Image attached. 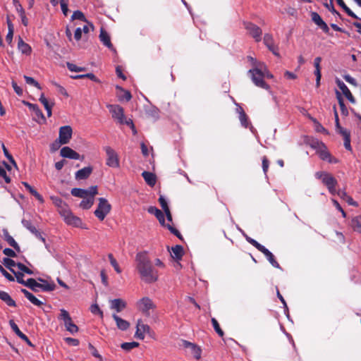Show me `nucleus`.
Returning a JSON list of instances; mask_svg holds the SVG:
<instances>
[{
	"label": "nucleus",
	"mask_w": 361,
	"mask_h": 361,
	"mask_svg": "<svg viewBox=\"0 0 361 361\" xmlns=\"http://www.w3.org/2000/svg\"><path fill=\"white\" fill-rule=\"evenodd\" d=\"M2 232L3 236L4 239L8 242V243L15 249L19 250V246L18 243L15 241L13 237L9 235L8 230L6 228H4L2 230Z\"/></svg>",
	"instance_id": "obj_28"
},
{
	"label": "nucleus",
	"mask_w": 361,
	"mask_h": 361,
	"mask_svg": "<svg viewBox=\"0 0 361 361\" xmlns=\"http://www.w3.org/2000/svg\"><path fill=\"white\" fill-rule=\"evenodd\" d=\"M264 43L274 55L279 56V53L276 51L277 49L274 45L272 35L269 34H265L264 37Z\"/></svg>",
	"instance_id": "obj_19"
},
{
	"label": "nucleus",
	"mask_w": 361,
	"mask_h": 361,
	"mask_svg": "<svg viewBox=\"0 0 361 361\" xmlns=\"http://www.w3.org/2000/svg\"><path fill=\"white\" fill-rule=\"evenodd\" d=\"M108 257L109 259V261H110V263L111 264V266L114 268L115 271L120 274L121 273V268L119 267L118 266V264L117 262V261L116 260V259L114 257V256L112 255V254H109L108 255Z\"/></svg>",
	"instance_id": "obj_51"
},
{
	"label": "nucleus",
	"mask_w": 361,
	"mask_h": 361,
	"mask_svg": "<svg viewBox=\"0 0 361 361\" xmlns=\"http://www.w3.org/2000/svg\"><path fill=\"white\" fill-rule=\"evenodd\" d=\"M23 225L29 230L32 233L36 235V236H39L42 240H44V238L39 235L36 228L31 224V222L28 220L23 219L22 220Z\"/></svg>",
	"instance_id": "obj_32"
},
{
	"label": "nucleus",
	"mask_w": 361,
	"mask_h": 361,
	"mask_svg": "<svg viewBox=\"0 0 361 361\" xmlns=\"http://www.w3.org/2000/svg\"><path fill=\"white\" fill-rule=\"evenodd\" d=\"M336 83L340 90L342 91L343 94L345 96L347 93H349L350 90L348 87L345 85L343 82L340 80L339 79L336 80Z\"/></svg>",
	"instance_id": "obj_57"
},
{
	"label": "nucleus",
	"mask_w": 361,
	"mask_h": 361,
	"mask_svg": "<svg viewBox=\"0 0 361 361\" xmlns=\"http://www.w3.org/2000/svg\"><path fill=\"white\" fill-rule=\"evenodd\" d=\"M246 29L249 31L250 34L256 39V41H260L262 30L258 26L252 23H247L246 25Z\"/></svg>",
	"instance_id": "obj_17"
},
{
	"label": "nucleus",
	"mask_w": 361,
	"mask_h": 361,
	"mask_svg": "<svg viewBox=\"0 0 361 361\" xmlns=\"http://www.w3.org/2000/svg\"><path fill=\"white\" fill-rule=\"evenodd\" d=\"M337 194L341 199L346 201L350 205L355 207L357 206V203L355 202L351 197L348 196L345 192L338 191Z\"/></svg>",
	"instance_id": "obj_38"
},
{
	"label": "nucleus",
	"mask_w": 361,
	"mask_h": 361,
	"mask_svg": "<svg viewBox=\"0 0 361 361\" xmlns=\"http://www.w3.org/2000/svg\"><path fill=\"white\" fill-rule=\"evenodd\" d=\"M112 317L114 319L116 326L118 329L121 331H126L129 329L130 324L127 320L122 319L115 313L112 314Z\"/></svg>",
	"instance_id": "obj_18"
},
{
	"label": "nucleus",
	"mask_w": 361,
	"mask_h": 361,
	"mask_svg": "<svg viewBox=\"0 0 361 361\" xmlns=\"http://www.w3.org/2000/svg\"><path fill=\"white\" fill-rule=\"evenodd\" d=\"M23 103L27 106H28V108L35 114L36 116L39 119H41L43 122L46 121L44 116L43 115L42 111L39 109V106L37 104H31L25 101H23Z\"/></svg>",
	"instance_id": "obj_21"
},
{
	"label": "nucleus",
	"mask_w": 361,
	"mask_h": 361,
	"mask_svg": "<svg viewBox=\"0 0 361 361\" xmlns=\"http://www.w3.org/2000/svg\"><path fill=\"white\" fill-rule=\"evenodd\" d=\"M64 341L69 345L77 346L79 344V341L73 338L67 337L64 338Z\"/></svg>",
	"instance_id": "obj_64"
},
{
	"label": "nucleus",
	"mask_w": 361,
	"mask_h": 361,
	"mask_svg": "<svg viewBox=\"0 0 361 361\" xmlns=\"http://www.w3.org/2000/svg\"><path fill=\"white\" fill-rule=\"evenodd\" d=\"M246 240L252 244L253 246H255L259 251L261 250V249L264 247L261 244H259L258 242H257L255 240L248 237L247 235H245Z\"/></svg>",
	"instance_id": "obj_61"
},
{
	"label": "nucleus",
	"mask_w": 361,
	"mask_h": 361,
	"mask_svg": "<svg viewBox=\"0 0 361 361\" xmlns=\"http://www.w3.org/2000/svg\"><path fill=\"white\" fill-rule=\"evenodd\" d=\"M39 101L43 104L45 109H49L50 107H53L54 102H50L42 93L40 95Z\"/></svg>",
	"instance_id": "obj_49"
},
{
	"label": "nucleus",
	"mask_w": 361,
	"mask_h": 361,
	"mask_svg": "<svg viewBox=\"0 0 361 361\" xmlns=\"http://www.w3.org/2000/svg\"><path fill=\"white\" fill-rule=\"evenodd\" d=\"M119 92L118 93V97L120 101L126 99L129 101L131 99V94L130 92L123 90V88L118 87Z\"/></svg>",
	"instance_id": "obj_41"
},
{
	"label": "nucleus",
	"mask_w": 361,
	"mask_h": 361,
	"mask_svg": "<svg viewBox=\"0 0 361 361\" xmlns=\"http://www.w3.org/2000/svg\"><path fill=\"white\" fill-rule=\"evenodd\" d=\"M338 4L343 8V10L348 14V16L356 18L355 15L352 11L345 4L343 0H336Z\"/></svg>",
	"instance_id": "obj_52"
},
{
	"label": "nucleus",
	"mask_w": 361,
	"mask_h": 361,
	"mask_svg": "<svg viewBox=\"0 0 361 361\" xmlns=\"http://www.w3.org/2000/svg\"><path fill=\"white\" fill-rule=\"evenodd\" d=\"M98 205L94 214L98 219L103 221L105 217L110 213L111 205L108 200L104 197L98 199Z\"/></svg>",
	"instance_id": "obj_4"
},
{
	"label": "nucleus",
	"mask_w": 361,
	"mask_h": 361,
	"mask_svg": "<svg viewBox=\"0 0 361 361\" xmlns=\"http://www.w3.org/2000/svg\"><path fill=\"white\" fill-rule=\"evenodd\" d=\"M104 149L106 153V164L111 168H119L120 159L118 153L109 146L105 147Z\"/></svg>",
	"instance_id": "obj_5"
},
{
	"label": "nucleus",
	"mask_w": 361,
	"mask_h": 361,
	"mask_svg": "<svg viewBox=\"0 0 361 361\" xmlns=\"http://www.w3.org/2000/svg\"><path fill=\"white\" fill-rule=\"evenodd\" d=\"M25 286L30 288L33 290H37L39 288L40 283L37 282L34 279H29L25 283Z\"/></svg>",
	"instance_id": "obj_45"
},
{
	"label": "nucleus",
	"mask_w": 361,
	"mask_h": 361,
	"mask_svg": "<svg viewBox=\"0 0 361 361\" xmlns=\"http://www.w3.org/2000/svg\"><path fill=\"white\" fill-rule=\"evenodd\" d=\"M212 325L215 329V331H216V333L220 336H222L224 335V332L222 331V330L220 329V326L219 325V323L218 322L216 321V319L213 318L212 319Z\"/></svg>",
	"instance_id": "obj_60"
},
{
	"label": "nucleus",
	"mask_w": 361,
	"mask_h": 361,
	"mask_svg": "<svg viewBox=\"0 0 361 361\" xmlns=\"http://www.w3.org/2000/svg\"><path fill=\"white\" fill-rule=\"evenodd\" d=\"M22 292L24 293L25 296L29 300L32 304L37 306H40L42 302L39 300L36 297H35L31 293L27 291L25 289L22 290Z\"/></svg>",
	"instance_id": "obj_35"
},
{
	"label": "nucleus",
	"mask_w": 361,
	"mask_h": 361,
	"mask_svg": "<svg viewBox=\"0 0 361 361\" xmlns=\"http://www.w3.org/2000/svg\"><path fill=\"white\" fill-rule=\"evenodd\" d=\"M2 149H3V151H4V155L6 157V158L9 160V161L16 167L17 168V164L15 161V160L13 159V157L9 154L8 151L7 150V149L6 148L5 145L4 143H2Z\"/></svg>",
	"instance_id": "obj_54"
},
{
	"label": "nucleus",
	"mask_w": 361,
	"mask_h": 361,
	"mask_svg": "<svg viewBox=\"0 0 361 361\" xmlns=\"http://www.w3.org/2000/svg\"><path fill=\"white\" fill-rule=\"evenodd\" d=\"M308 118L313 122L314 125V129L317 132L323 133L324 134L328 135L329 131L325 129L314 118L312 117L310 115H308Z\"/></svg>",
	"instance_id": "obj_36"
},
{
	"label": "nucleus",
	"mask_w": 361,
	"mask_h": 361,
	"mask_svg": "<svg viewBox=\"0 0 361 361\" xmlns=\"http://www.w3.org/2000/svg\"><path fill=\"white\" fill-rule=\"evenodd\" d=\"M92 169L90 167H85L75 173V178L78 180H82L87 178L91 173Z\"/></svg>",
	"instance_id": "obj_26"
},
{
	"label": "nucleus",
	"mask_w": 361,
	"mask_h": 361,
	"mask_svg": "<svg viewBox=\"0 0 361 361\" xmlns=\"http://www.w3.org/2000/svg\"><path fill=\"white\" fill-rule=\"evenodd\" d=\"M238 111L239 113V119L241 123V125L243 126H244L245 128H247L248 126L247 116L245 115V112L240 107L239 109H238Z\"/></svg>",
	"instance_id": "obj_44"
},
{
	"label": "nucleus",
	"mask_w": 361,
	"mask_h": 361,
	"mask_svg": "<svg viewBox=\"0 0 361 361\" xmlns=\"http://www.w3.org/2000/svg\"><path fill=\"white\" fill-rule=\"evenodd\" d=\"M9 324L11 326V328L12 329V330L20 338H22L23 340L24 341H27V337L23 334L22 333L19 328L18 327L17 324L13 321V320H11L9 322Z\"/></svg>",
	"instance_id": "obj_39"
},
{
	"label": "nucleus",
	"mask_w": 361,
	"mask_h": 361,
	"mask_svg": "<svg viewBox=\"0 0 361 361\" xmlns=\"http://www.w3.org/2000/svg\"><path fill=\"white\" fill-rule=\"evenodd\" d=\"M350 226L358 233H361V216H357L352 219Z\"/></svg>",
	"instance_id": "obj_31"
},
{
	"label": "nucleus",
	"mask_w": 361,
	"mask_h": 361,
	"mask_svg": "<svg viewBox=\"0 0 361 361\" xmlns=\"http://www.w3.org/2000/svg\"><path fill=\"white\" fill-rule=\"evenodd\" d=\"M82 199L80 207L84 209H90L94 204V198L92 197L86 196Z\"/></svg>",
	"instance_id": "obj_33"
},
{
	"label": "nucleus",
	"mask_w": 361,
	"mask_h": 361,
	"mask_svg": "<svg viewBox=\"0 0 361 361\" xmlns=\"http://www.w3.org/2000/svg\"><path fill=\"white\" fill-rule=\"evenodd\" d=\"M58 319L62 320L63 322V324L72 319L68 312L64 309L60 310V314L58 317Z\"/></svg>",
	"instance_id": "obj_43"
},
{
	"label": "nucleus",
	"mask_w": 361,
	"mask_h": 361,
	"mask_svg": "<svg viewBox=\"0 0 361 361\" xmlns=\"http://www.w3.org/2000/svg\"><path fill=\"white\" fill-rule=\"evenodd\" d=\"M64 324V326L68 332H70L71 334H75L78 333L79 329L77 325H75L73 320L71 319L70 321L66 322Z\"/></svg>",
	"instance_id": "obj_37"
},
{
	"label": "nucleus",
	"mask_w": 361,
	"mask_h": 361,
	"mask_svg": "<svg viewBox=\"0 0 361 361\" xmlns=\"http://www.w3.org/2000/svg\"><path fill=\"white\" fill-rule=\"evenodd\" d=\"M71 78L73 79H79V78H90V80L94 81V82H99V80L98 78H96V76L92 74V73H87V74H85V75H72Z\"/></svg>",
	"instance_id": "obj_46"
},
{
	"label": "nucleus",
	"mask_w": 361,
	"mask_h": 361,
	"mask_svg": "<svg viewBox=\"0 0 361 361\" xmlns=\"http://www.w3.org/2000/svg\"><path fill=\"white\" fill-rule=\"evenodd\" d=\"M152 330L149 326L145 324L142 319H139L136 322V331L135 333V337L143 340L146 334L151 335Z\"/></svg>",
	"instance_id": "obj_11"
},
{
	"label": "nucleus",
	"mask_w": 361,
	"mask_h": 361,
	"mask_svg": "<svg viewBox=\"0 0 361 361\" xmlns=\"http://www.w3.org/2000/svg\"><path fill=\"white\" fill-rule=\"evenodd\" d=\"M322 61L321 57H317L314 61V66L315 68L314 75H316V85L319 87L320 85V80L322 78L320 63Z\"/></svg>",
	"instance_id": "obj_22"
},
{
	"label": "nucleus",
	"mask_w": 361,
	"mask_h": 361,
	"mask_svg": "<svg viewBox=\"0 0 361 361\" xmlns=\"http://www.w3.org/2000/svg\"><path fill=\"white\" fill-rule=\"evenodd\" d=\"M251 68L248 71L247 73L250 76L252 82L257 87L269 90V85H267L264 79L273 78L274 75L269 72L267 65L261 61L249 56H247Z\"/></svg>",
	"instance_id": "obj_1"
},
{
	"label": "nucleus",
	"mask_w": 361,
	"mask_h": 361,
	"mask_svg": "<svg viewBox=\"0 0 361 361\" xmlns=\"http://www.w3.org/2000/svg\"><path fill=\"white\" fill-rule=\"evenodd\" d=\"M139 345L137 342H129V343H123L121 344V347L123 350L126 351H130V350L137 348Z\"/></svg>",
	"instance_id": "obj_47"
},
{
	"label": "nucleus",
	"mask_w": 361,
	"mask_h": 361,
	"mask_svg": "<svg viewBox=\"0 0 361 361\" xmlns=\"http://www.w3.org/2000/svg\"><path fill=\"white\" fill-rule=\"evenodd\" d=\"M136 269L142 280L147 283H153L158 279L157 272L152 267L150 259L146 252H139L135 257Z\"/></svg>",
	"instance_id": "obj_2"
},
{
	"label": "nucleus",
	"mask_w": 361,
	"mask_h": 361,
	"mask_svg": "<svg viewBox=\"0 0 361 361\" xmlns=\"http://www.w3.org/2000/svg\"><path fill=\"white\" fill-rule=\"evenodd\" d=\"M23 185L25 187V188L33 195L35 198L39 200L40 202H43L44 200L41 195H39L36 190H35L30 185H29L26 182H23Z\"/></svg>",
	"instance_id": "obj_34"
},
{
	"label": "nucleus",
	"mask_w": 361,
	"mask_h": 361,
	"mask_svg": "<svg viewBox=\"0 0 361 361\" xmlns=\"http://www.w3.org/2000/svg\"><path fill=\"white\" fill-rule=\"evenodd\" d=\"M71 19L73 20H81L82 21H86V18H85L84 14L80 11H75L72 15Z\"/></svg>",
	"instance_id": "obj_59"
},
{
	"label": "nucleus",
	"mask_w": 361,
	"mask_h": 361,
	"mask_svg": "<svg viewBox=\"0 0 361 361\" xmlns=\"http://www.w3.org/2000/svg\"><path fill=\"white\" fill-rule=\"evenodd\" d=\"M317 153L322 160L327 161L329 163L336 164L338 161L337 159L331 157L325 145H324V148L321 147L317 151Z\"/></svg>",
	"instance_id": "obj_14"
},
{
	"label": "nucleus",
	"mask_w": 361,
	"mask_h": 361,
	"mask_svg": "<svg viewBox=\"0 0 361 361\" xmlns=\"http://www.w3.org/2000/svg\"><path fill=\"white\" fill-rule=\"evenodd\" d=\"M60 155L64 158L79 159L80 154L69 147H63L60 151Z\"/></svg>",
	"instance_id": "obj_15"
},
{
	"label": "nucleus",
	"mask_w": 361,
	"mask_h": 361,
	"mask_svg": "<svg viewBox=\"0 0 361 361\" xmlns=\"http://www.w3.org/2000/svg\"><path fill=\"white\" fill-rule=\"evenodd\" d=\"M24 78H25V82H26L27 84L30 85H33V86L36 87L37 89H39V90L41 89L40 85L33 78L29 77V76H27V75H24Z\"/></svg>",
	"instance_id": "obj_53"
},
{
	"label": "nucleus",
	"mask_w": 361,
	"mask_h": 361,
	"mask_svg": "<svg viewBox=\"0 0 361 361\" xmlns=\"http://www.w3.org/2000/svg\"><path fill=\"white\" fill-rule=\"evenodd\" d=\"M183 250L182 246L176 245L171 249V257L176 260H180L183 256Z\"/></svg>",
	"instance_id": "obj_30"
},
{
	"label": "nucleus",
	"mask_w": 361,
	"mask_h": 361,
	"mask_svg": "<svg viewBox=\"0 0 361 361\" xmlns=\"http://www.w3.org/2000/svg\"><path fill=\"white\" fill-rule=\"evenodd\" d=\"M99 39L101 42L109 49H112V44L111 43L110 37L108 33L103 29H101Z\"/></svg>",
	"instance_id": "obj_27"
},
{
	"label": "nucleus",
	"mask_w": 361,
	"mask_h": 361,
	"mask_svg": "<svg viewBox=\"0 0 361 361\" xmlns=\"http://www.w3.org/2000/svg\"><path fill=\"white\" fill-rule=\"evenodd\" d=\"M260 252H262L267 258L269 262L271 264V265L274 267L279 268V264L275 260L273 254L267 249L264 246L261 249Z\"/></svg>",
	"instance_id": "obj_25"
},
{
	"label": "nucleus",
	"mask_w": 361,
	"mask_h": 361,
	"mask_svg": "<svg viewBox=\"0 0 361 361\" xmlns=\"http://www.w3.org/2000/svg\"><path fill=\"white\" fill-rule=\"evenodd\" d=\"M39 288L42 289L43 290L46 291H51L54 290L55 285L54 283H49L44 282V283H40Z\"/></svg>",
	"instance_id": "obj_58"
},
{
	"label": "nucleus",
	"mask_w": 361,
	"mask_h": 361,
	"mask_svg": "<svg viewBox=\"0 0 361 361\" xmlns=\"http://www.w3.org/2000/svg\"><path fill=\"white\" fill-rule=\"evenodd\" d=\"M147 211L149 214H154L157 218L159 223L162 226H166L168 228V229L171 233L175 234L178 238H180V233L178 232V231H177L176 228L172 227L170 224H165L164 214H163V212L161 210H159V209H157L155 207L151 206L147 209Z\"/></svg>",
	"instance_id": "obj_7"
},
{
	"label": "nucleus",
	"mask_w": 361,
	"mask_h": 361,
	"mask_svg": "<svg viewBox=\"0 0 361 361\" xmlns=\"http://www.w3.org/2000/svg\"><path fill=\"white\" fill-rule=\"evenodd\" d=\"M67 67L68 68L69 71H72V72H80V71H84L85 70V68L83 67H80V66H78L72 63H67Z\"/></svg>",
	"instance_id": "obj_55"
},
{
	"label": "nucleus",
	"mask_w": 361,
	"mask_h": 361,
	"mask_svg": "<svg viewBox=\"0 0 361 361\" xmlns=\"http://www.w3.org/2000/svg\"><path fill=\"white\" fill-rule=\"evenodd\" d=\"M61 8L62 10L63 13L65 16H67L68 13V1L67 0H61Z\"/></svg>",
	"instance_id": "obj_63"
},
{
	"label": "nucleus",
	"mask_w": 361,
	"mask_h": 361,
	"mask_svg": "<svg viewBox=\"0 0 361 361\" xmlns=\"http://www.w3.org/2000/svg\"><path fill=\"white\" fill-rule=\"evenodd\" d=\"M184 346L188 349V353L192 355L194 358L196 360H200L201 358L202 350L200 347L188 341L184 343Z\"/></svg>",
	"instance_id": "obj_13"
},
{
	"label": "nucleus",
	"mask_w": 361,
	"mask_h": 361,
	"mask_svg": "<svg viewBox=\"0 0 361 361\" xmlns=\"http://www.w3.org/2000/svg\"><path fill=\"white\" fill-rule=\"evenodd\" d=\"M86 190V195L89 197H92L94 198V195L97 194V186H92L89 189Z\"/></svg>",
	"instance_id": "obj_62"
},
{
	"label": "nucleus",
	"mask_w": 361,
	"mask_h": 361,
	"mask_svg": "<svg viewBox=\"0 0 361 361\" xmlns=\"http://www.w3.org/2000/svg\"><path fill=\"white\" fill-rule=\"evenodd\" d=\"M109 307L116 312H122L127 306L126 302L121 298L109 300Z\"/></svg>",
	"instance_id": "obj_12"
},
{
	"label": "nucleus",
	"mask_w": 361,
	"mask_h": 361,
	"mask_svg": "<svg viewBox=\"0 0 361 361\" xmlns=\"http://www.w3.org/2000/svg\"><path fill=\"white\" fill-rule=\"evenodd\" d=\"M90 312L93 314H97L100 317V318H103L104 317V313L101 310V309L99 308V307L98 306L97 304L94 303V304H92L91 306H90Z\"/></svg>",
	"instance_id": "obj_48"
},
{
	"label": "nucleus",
	"mask_w": 361,
	"mask_h": 361,
	"mask_svg": "<svg viewBox=\"0 0 361 361\" xmlns=\"http://www.w3.org/2000/svg\"><path fill=\"white\" fill-rule=\"evenodd\" d=\"M61 214L67 224L75 227L87 228L82 224V220L79 217L75 216L71 211L64 209L61 212Z\"/></svg>",
	"instance_id": "obj_8"
},
{
	"label": "nucleus",
	"mask_w": 361,
	"mask_h": 361,
	"mask_svg": "<svg viewBox=\"0 0 361 361\" xmlns=\"http://www.w3.org/2000/svg\"><path fill=\"white\" fill-rule=\"evenodd\" d=\"M71 194L73 196L83 198L86 197V190L80 188H73L71 190Z\"/></svg>",
	"instance_id": "obj_50"
},
{
	"label": "nucleus",
	"mask_w": 361,
	"mask_h": 361,
	"mask_svg": "<svg viewBox=\"0 0 361 361\" xmlns=\"http://www.w3.org/2000/svg\"><path fill=\"white\" fill-rule=\"evenodd\" d=\"M18 49L23 54L30 55L32 52L31 47L25 43L20 37L18 39Z\"/></svg>",
	"instance_id": "obj_20"
},
{
	"label": "nucleus",
	"mask_w": 361,
	"mask_h": 361,
	"mask_svg": "<svg viewBox=\"0 0 361 361\" xmlns=\"http://www.w3.org/2000/svg\"><path fill=\"white\" fill-rule=\"evenodd\" d=\"M17 268L18 269V271L24 272L30 275L33 274V271L31 269H30L29 268H27L26 266L21 263L17 264Z\"/></svg>",
	"instance_id": "obj_56"
},
{
	"label": "nucleus",
	"mask_w": 361,
	"mask_h": 361,
	"mask_svg": "<svg viewBox=\"0 0 361 361\" xmlns=\"http://www.w3.org/2000/svg\"><path fill=\"white\" fill-rule=\"evenodd\" d=\"M73 129L70 126H63L59 128L58 142L61 145H66L69 143L72 138Z\"/></svg>",
	"instance_id": "obj_10"
},
{
	"label": "nucleus",
	"mask_w": 361,
	"mask_h": 361,
	"mask_svg": "<svg viewBox=\"0 0 361 361\" xmlns=\"http://www.w3.org/2000/svg\"><path fill=\"white\" fill-rule=\"evenodd\" d=\"M3 262L4 264L11 270V271H12L13 273L16 271L15 270V268L17 267L18 263H16L13 259L9 258H4Z\"/></svg>",
	"instance_id": "obj_42"
},
{
	"label": "nucleus",
	"mask_w": 361,
	"mask_h": 361,
	"mask_svg": "<svg viewBox=\"0 0 361 361\" xmlns=\"http://www.w3.org/2000/svg\"><path fill=\"white\" fill-rule=\"evenodd\" d=\"M317 178L322 180V183L327 187L329 192L334 195L336 193V185L337 181L331 174L324 172H317L315 174Z\"/></svg>",
	"instance_id": "obj_6"
},
{
	"label": "nucleus",
	"mask_w": 361,
	"mask_h": 361,
	"mask_svg": "<svg viewBox=\"0 0 361 361\" xmlns=\"http://www.w3.org/2000/svg\"><path fill=\"white\" fill-rule=\"evenodd\" d=\"M136 307L145 315L149 316L150 310L154 309L155 305L149 298L144 297L136 302Z\"/></svg>",
	"instance_id": "obj_9"
},
{
	"label": "nucleus",
	"mask_w": 361,
	"mask_h": 361,
	"mask_svg": "<svg viewBox=\"0 0 361 361\" xmlns=\"http://www.w3.org/2000/svg\"><path fill=\"white\" fill-rule=\"evenodd\" d=\"M311 16H312V21L316 25H317L324 32H326V33L329 32V29L328 25L322 19V18L320 17V16L318 13L313 12V13H312Z\"/></svg>",
	"instance_id": "obj_16"
},
{
	"label": "nucleus",
	"mask_w": 361,
	"mask_h": 361,
	"mask_svg": "<svg viewBox=\"0 0 361 361\" xmlns=\"http://www.w3.org/2000/svg\"><path fill=\"white\" fill-rule=\"evenodd\" d=\"M142 176L143 178L145 179V182L149 186H154L156 184L157 176L154 173L148 172V171H144L142 173Z\"/></svg>",
	"instance_id": "obj_24"
},
{
	"label": "nucleus",
	"mask_w": 361,
	"mask_h": 361,
	"mask_svg": "<svg viewBox=\"0 0 361 361\" xmlns=\"http://www.w3.org/2000/svg\"><path fill=\"white\" fill-rule=\"evenodd\" d=\"M0 299L6 302L8 306H16V302L11 298L8 293L5 291L0 290Z\"/></svg>",
	"instance_id": "obj_29"
},
{
	"label": "nucleus",
	"mask_w": 361,
	"mask_h": 361,
	"mask_svg": "<svg viewBox=\"0 0 361 361\" xmlns=\"http://www.w3.org/2000/svg\"><path fill=\"white\" fill-rule=\"evenodd\" d=\"M106 106L114 119L117 120V121L121 124H126L130 126L133 130V133L136 134L137 131L132 120L126 118L123 109L121 106L112 104H108Z\"/></svg>",
	"instance_id": "obj_3"
},
{
	"label": "nucleus",
	"mask_w": 361,
	"mask_h": 361,
	"mask_svg": "<svg viewBox=\"0 0 361 361\" xmlns=\"http://www.w3.org/2000/svg\"><path fill=\"white\" fill-rule=\"evenodd\" d=\"M159 202L161 207H162V209L166 216L167 220L169 222H171L172 221V216H171L169 207L168 206L167 202L163 195H160V197L159 198Z\"/></svg>",
	"instance_id": "obj_23"
},
{
	"label": "nucleus",
	"mask_w": 361,
	"mask_h": 361,
	"mask_svg": "<svg viewBox=\"0 0 361 361\" xmlns=\"http://www.w3.org/2000/svg\"><path fill=\"white\" fill-rule=\"evenodd\" d=\"M308 143L310 145V147L316 149V151L319 150L321 147L324 148V144L322 142H320L317 139L313 137L309 139Z\"/></svg>",
	"instance_id": "obj_40"
}]
</instances>
